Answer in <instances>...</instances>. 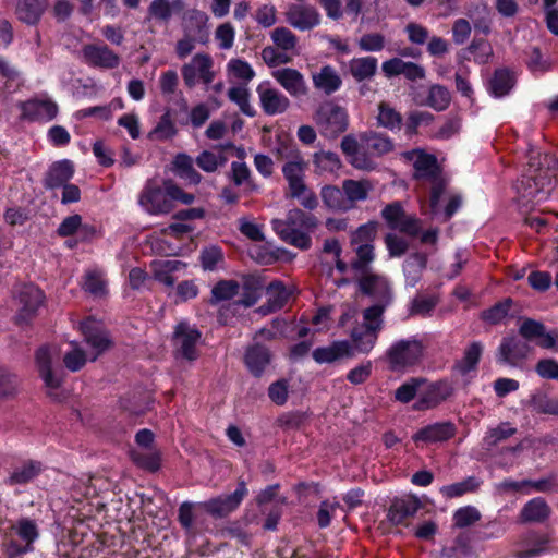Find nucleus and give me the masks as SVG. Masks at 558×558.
Here are the masks:
<instances>
[{
  "mask_svg": "<svg viewBox=\"0 0 558 558\" xmlns=\"http://www.w3.org/2000/svg\"><path fill=\"white\" fill-rule=\"evenodd\" d=\"M248 489L246 483L241 480L238 482L233 493L220 495L202 502L183 501L179 506L178 522L186 534H194V508L198 507L215 519H222L235 511L243 499L247 496Z\"/></svg>",
  "mask_w": 558,
  "mask_h": 558,
  "instance_id": "nucleus-1",
  "label": "nucleus"
},
{
  "mask_svg": "<svg viewBox=\"0 0 558 558\" xmlns=\"http://www.w3.org/2000/svg\"><path fill=\"white\" fill-rule=\"evenodd\" d=\"M319 225L318 218L300 208L288 210L284 219H272L271 227L275 233L284 243L301 251L312 247V233Z\"/></svg>",
  "mask_w": 558,
  "mask_h": 558,
  "instance_id": "nucleus-2",
  "label": "nucleus"
},
{
  "mask_svg": "<svg viewBox=\"0 0 558 558\" xmlns=\"http://www.w3.org/2000/svg\"><path fill=\"white\" fill-rule=\"evenodd\" d=\"M361 294L374 300V304L363 311L364 325L379 326L381 329L383 315L393 301L389 282L379 275L362 276L357 279Z\"/></svg>",
  "mask_w": 558,
  "mask_h": 558,
  "instance_id": "nucleus-3",
  "label": "nucleus"
},
{
  "mask_svg": "<svg viewBox=\"0 0 558 558\" xmlns=\"http://www.w3.org/2000/svg\"><path fill=\"white\" fill-rule=\"evenodd\" d=\"M313 120L320 135L328 140H336L349 126L347 109L333 100L320 102L313 114Z\"/></svg>",
  "mask_w": 558,
  "mask_h": 558,
  "instance_id": "nucleus-4",
  "label": "nucleus"
},
{
  "mask_svg": "<svg viewBox=\"0 0 558 558\" xmlns=\"http://www.w3.org/2000/svg\"><path fill=\"white\" fill-rule=\"evenodd\" d=\"M202 339L201 330L186 320L179 322L173 329L172 344L174 347L173 355L177 360L194 362L198 359L199 352L197 344Z\"/></svg>",
  "mask_w": 558,
  "mask_h": 558,
  "instance_id": "nucleus-5",
  "label": "nucleus"
},
{
  "mask_svg": "<svg viewBox=\"0 0 558 558\" xmlns=\"http://www.w3.org/2000/svg\"><path fill=\"white\" fill-rule=\"evenodd\" d=\"M138 204L153 216L171 213L174 204L168 194V179L162 181V185H159L155 180H148L138 196Z\"/></svg>",
  "mask_w": 558,
  "mask_h": 558,
  "instance_id": "nucleus-6",
  "label": "nucleus"
},
{
  "mask_svg": "<svg viewBox=\"0 0 558 558\" xmlns=\"http://www.w3.org/2000/svg\"><path fill=\"white\" fill-rule=\"evenodd\" d=\"M423 352L424 347L420 340L401 339L396 341L386 352L389 368L399 371L413 366L420 362Z\"/></svg>",
  "mask_w": 558,
  "mask_h": 558,
  "instance_id": "nucleus-7",
  "label": "nucleus"
},
{
  "mask_svg": "<svg viewBox=\"0 0 558 558\" xmlns=\"http://www.w3.org/2000/svg\"><path fill=\"white\" fill-rule=\"evenodd\" d=\"M288 158L289 160L282 167V174L288 182L290 197L300 198L307 190L304 182L307 162L304 160L299 149H292Z\"/></svg>",
  "mask_w": 558,
  "mask_h": 558,
  "instance_id": "nucleus-8",
  "label": "nucleus"
},
{
  "mask_svg": "<svg viewBox=\"0 0 558 558\" xmlns=\"http://www.w3.org/2000/svg\"><path fill=\"white\" fill-rule=\"evenodd\" d=\"M21 308L16 315L17 324H29L38 314L45 303L44 291L34 283L23 284L17 293Z\"/></svg>",
  "mask_w": 558,
  "mask_h": 558,
  "instance_id": "nucleus-9",
  "label": "nucleus"
},
{
  "mask_svg": "<svg viewBox=\"0 0 558 558\" xmlns=\"http://www.w3.org/2000/svg\"><path fill=\"white\" fill-rule=\"evenodd\" d=\"M21 110L20 119L31 122H49L53 120L59 112V107L52 99L31 98L17 104Z\"/></svg>",
  "mask_w": 558,
  "mask_h": 558,
  "instance_id": "nucleus-10",
  "label": "nucleus"
},
{
  "mask_svg": "<svg viewBox=\"0 0 558 558\" xmlns=\"http://www.w3.org/2000/svg\"><path fill=\"white\" fill-rule=\"evenodd\" d=\"M213 63L209 54L196 53L191 62L185 63L181 69L185 86L193 88L197 83V76L204 84H210L215 77V73L211 71Z\"/></svg>",
  "mask_w": 558,
  "mask_h": 558,
  "instance_id": "nucleus-11",
  "label": "nucleus"
},
{
  "mask_svg": "<svg viewBox=\"0 0 558 558\" xmlns=\"http://www.w3.org/2000/svg\"><path fill=\"white\" fill-rule=\"evenodd\" d=\"M520 337L542 349H553L556 345L558 332L556 330L548 331L546 326L533 318H524L519 327Z\"/></svg>",
  "mask_w": 558,
  "mask_h": 558,
  "instance_id": "nucleus-12",
  "label": "nucleus"
},
{
  "mask_svg": "<svg viewBox=\"0 0 558 558\" xmlns=\"http://www.w3.org/2000/svg\"><path fill=\"white\" fill-rule=\"evenodd\" d=\"M81 331L85 342L94 350L96 360L113 347L110 332L98 322L87 318L81 323Z\"/></svg>",
  "mask_w": 558,
  "mask_h": 558,
  "instance_id": "nucleus-13",
  "label": "nucleus"
},
{
  "mask_svg": "<svg viewBox=\"0 0 558 558\" xmlns=\"http://www.w3.org/2000/svg\"><path fill=\"white\" fill-rule=\"evenodd\" d=\"M453 386L449 380H436L428 385L412 408L414 411L434 409L448 400L453 395Z\"/></svg>",
  "mask_w": 558,
  "mask_h": 558,
  "instance_id": "nucleus-14",
  "label": "nucleus"
},
{
  "mask_svg": "<svg viewBox=\"0 0 558 558\" xmlns=\"http://www.w3.org/2000/svg\"><path fill=\"white\" fill-rule=\"evenodd\" d=\"M35 362L38 368L39 376L49 388L48 397L54 401H62L60 393L56 392L62 385V377L57 376L51 367V354L47 345L39 347L35 352Z\"/></svg>",
  "mask_w": 558,
  "mask_h": 558,
  "instance_id": "nucleus-15",
  "label": "nucleus"
},
{
  "mask_svg": "<svg viewBox=\"0 0 558 558\" xmlns=\"http://www.w3.org/2000/svg\"><path fill=\"white\" fill-rule=\"evenodd\" d=\"M530 344L515 336L504 337L497 352V362L517 366L531 353Z\"/></svg>",
  "mask_w": 558,
  "mask_h": 558,
  "instance_id": "nucleus-16",
  "label": "nucleus"
},
{
  "mask_svg": "<svg viewBox=\"0 0 558 558\" xmlns=\"http://www.w3.org/2000/svg\"><path fill=\"white\" fill-rule=\"evenodd\" d=\"M287 22L300 32H306L320 24L322 16L318 10L310 4H291L286 13Z\"/></svg>",
  "mask_w": 558,
  "mask_h": 558,
  "instance_id": "nucleus-17",
  "label": "nucleus"
},
{
  "mask_svg": "<svg viewBox=\"0 0 558 558\" xmlns=\"http://www.w3.org/2000/svg\"><path fill=\"white\" fill-rule=\"evenodd\" d=\"M83 59L92 68L112 70L119 66L121 59L107 45L87 44L82 49Z\"/></svg>",
  "mask_w": 558,
  "mask_h": 558,
  "instance_id": "nucleus-18",
  "label": "nucleus"
},
{
  "mask_svg": "<svg viewBox=\"0 0 558 558\" xmlns=\"http://www.w3.org/2000/svg\"><path fill=\"white\" fill-rule=\"evenodd\" d=\"M208 21L206 12L198 9L187 10L182 20L183 34L194 37L201 45H207L210 37Z\"/></svg>",
  "mask_w": 558,
  "mask_h": 558,
  "instance_id": "nucleus-19",
  "label": "nucleus"
},
{
  "mask_svg": "<svg viewBox=\"0 0 558 558\" xmlns=\"http://www.w3.org/2000/svg\"><path fill=\"white\" fill-rule=\"evenodd\" d=\"M422 508L421 500L414 496L396 497L387 511V519L392 525H402L410 518H413Z\"/></svg>",
  "mask_w": 558,
  "mask_h": 558,
  "instance_id": "nucleus-20",
  "label": "nucleus"
},
{
  "mask_svg": "<svg viewBox=\"0 0 558 558\" xmlns=\"http://www.w3.org/2000/svg\"><path fill=\"white\" fill-rule=\"evenodd\" d=\"M256 92L259 97L260 107L267 116L283 113L290 107L288 97L278 89L270 87L268 82L260 83Z\"/></svg>",
  "mask_w": 558,
  "mask_h": 558,
  "instance_id": "nucleus-21",
  "label": "nucleus"
},
{
  "mask_svg": "<svg viewBox=\"0 0 558 558\" xmlns=\"http://www.w3.org/2000/svg\"><path fill=\"white\" fill-rule=\"evenodd\" d=\"M457 434V426L451 421L436 422L420 428L414 435V442L436 444L448 441Z\"/></svg>",
  "mask_w": 558,
  "mask_h": 558,
  "instance_id": "nucleus-22",
  "label": "nucleus"
},
{
  "mask_svg": "<svg viewBox=\"0 0 558 558\" xmlns=\"http://www.w3.org/2000/svg\"><path fill=\"white\" fill-rule=\"evenodd\" d=\"M75 168L72 160L62 159L52 162L45 173L43 186L47 191H56L71 181Z\"/></svg>",
  "mask_w": 558,
  "mask_h": 558,
  "instance_id": "nucleus-23",
  "label": "nucleus"
},
{
  "mask_svg": "<svg viewBox=\"0 0 558 558\" xmlns=\"http://www.w3.org/2000/svg\"><path fill=\"white\" fill-rule=\"evenodd\" d=\"M312 357L318 364H331L342 359H353L354 347L349 340H336L327 347L314 349Z\"/></svg>",
  "mask_w": 558,
  "mask_h": 558,
  "instance_id": "nucleus-24",
  "label": "nucleus"
},
{
  "mask_svg": "<svg viewBox=\"0 0 558 558\" xmlns=\"http://www.w3.org/2000/svg\"><path fill=\"white\" fill-rule=\"evenodd\" d=\"M272 353L268 347L255 342L248 345L244 353V364L248 372L256 378H260L270 365Z\"/></svg>",
  "mask_w": 558,
  "mask_h": 558,
  "instance_id": "nucleus-25",
  "label": "nucleus"
},
{
  "mask_svg": "<svg viewBox=\"0 0 558 558\" xmlns=\"http://www.w3.org/2000/svg\"><path fill=\"white\" fill-rule=\"evenodd\" d=\"M44 470L45 465L41 461L26 459L13 466L4 483L9 486L27 485L37 478Z\"/></svg>",
  "mask_w": 558,
  "mask_h": 558,
  "instance_id": "nucleus-26",
  "label": "nucleus"
},
{
  "mask_svg": "<svg viewBox=\"0 0 558 558\" xmlns=\"http://www.w3.org/2000/svg\"><path fill=\"white\" fill-rule=\"evenodd\" d=\"M274 78L294 98L306 96L308 87L303 74L292 68H283L272 73Z\"/></svg>",
  "mask_w": 558,
  "mask_h": 558,
  "instance_id": "nucleus-27",
  "label": "nucleus"
},
{
  "mask_svg": "<svg viewBox=\"0 0 558 558\" xmlns=\"http://www.w3.org/2000/svg\"><path fill=\"white\" fill-rule=\"evenodd\" d=\"M267 302L257 308V313L268 315L284 307L290 299V292L280 280H274L266 287Z\"/></svg>",
  "mask_w": 558,
  "mask_h": 558,
  "instance_id": "nucleus-28",
  "label": "nucleus"
},
{
  "mask_svg": "<svg viewBox=\"0 0 558 558\" xmlns=\"http://www.w3.org/2000/svg\"><path fill=\"white\" fill-rule=\"evenodd\" d=\"M49 7V0H17L15 15L22 23L37 25Z\"/></svg>",
  "mask_w": 558,
  "mask_h": 558,
  "instance_id": "nucleus-29",
  "label": "nucleus"
},
{
  "mask_svg": "<svg viewBox=\"0 0 558 558\" xmlns=\"http://www.w3.org/2000/svg\"><path fill=\"white\" fill-rule=\"evenodd\" d=\"M550 508L542 497L529 500L520 510L517 522L520 524L543 523L550 515Z\"/></svg>",
  "mask_w": 558,
  "mask_h": 558,
  "instance_id": "nucleus-30",
  "label": "nucleus"
},
{
  "mask_svg": "<svg viewBox=\"0 0 558 558\" xmlns=\"http://www.w3.org/2000/svg\"><path fill=\"white\" fill-rule=\"evenodd\" d=\"M517 78L514 72L508 68L496 69L488 81L487 90L495 98L510 94L514 88Z\"/></svg>",
  "mask_w": 558,
  "mask_h": 558,
  "instance_id": "nucleus-31",
  "label": "nucleus"
},
{
  "mask_svg": "<svg viewBox=\"0 0 558 558\" xmlns=\"http://www.w3.org/2000/svg\"><path fill=\"white\" fill-rule=\"evenodd\" d=\"M240 288L242 289V293L236 304L248 308L254 306L262 298L264 281L260 276L248 274L242 277Z\"/></svg>",
  "mask_w": 558,
  "mask_h": 558,
  "instance_id": "nucleus-32",
  "label": "nucleus"
},
{
  "mask_svg": "<svg viewBox=\"0 0 558 558\" xmlns=\"http://www.w3.org/2000/svg\"><path fill=\"white\" fill-rule=\"evenodd\" d=\"M484 352V345L481 341H472L464 350L461 360L454 362L452 369L461 376H466L471 372H475L481 362Z\"/></svg>",
  "mask_w": 558,
  "mask_h": 558,
  "instance_id": "nucleus-33",
  "label": "nucleus"
},
{
  "mask_svg": "<svg viewBox=\"0 0 558 558\" xmlns=\"http://www.w3.org/2000/svg\"><path fill=\"white\" fill-rule=\"evenodd\" d=\"M428 256L423 252L410 254L403 263V275L408 287H415L422 279L423 271L426 269Z\"/></svg>",
  "mask_w": 558,
  "mask_h": 558,
  "instance_id": "nucleus-34",
  "label": "nucleus"
},
{
  "mask_svg": "<svg viewBox=\"0 0 558 558\" xmlns=\"http://www.w3.org/2000/svg\"><path fill=\"white\" fill-rule=\"evenodd\" d=\"M378 331L379 326L372 325H364L362 328H353L351 331V344L354 347V352L357 351L363 354L369 353L376 344Z\"/></svg>",
  "mask_w": 558,
  "mask_h": 558,
  "instance_id": "nucleus-35",
  "label": "nucleus"
},
{
  "mask_svg": "<svg viewBox=\"0 0 558 558\" xmlns=\"http://www.w3.org/2000/svg\"><path fill=\"white\" fill-rule=\"evenodd\" d=\"M312 80L314 87L326 95L336 93L342 85L340 75L331 65L320 68L319 72L313 74Z\"/></svg>",
  "mask_w": 558,
  "mask_h": 558,
  "instance_id": "nucleus-36",
  "label": "nucleus"
},
{
  "mask_svg": "<svg viewBox=\"0 0 558 558\" xmlns=\"http://www.w3.org/2000/svg\"><path fill=\"white\" fill-rule=\"evenodd\" d=\"M377 68L378 60L373 56L353 58L349 62V72L359 83L373 78Z\"/></svg>",
  "mask_w": 558,
  "mask_h": 558,
  "instance_id": "nucleus-37",
  "label": "nucleus"
},
{
  "mask_svg": "<svg viewBox=\"0 0 558 558\" xmlns=\"http://www.w3.org/2000/svg\"><path fill=\"white\" fill-rule=\"evenodd\" d=\"M413 153H416L414 150ZM414 178L420 179H437L440 173L438 161L435 155L417 150V157L413 163Z\"/></svg>",
  "mask_w": 558,
  "mask_h": 558,
  "instance_id": "nucleus-38",
  "label": "nucleus"
},
{
  "mask_svg": "<svg viewBox=\"0 0 558 558\" xmlns=\"http://www.w3.org/2000/svg\"><path fill=\"white\" fill-rule=\"evenodd\" d=\"M174 173L190 185H197L202 181V175L193 166V159L185 153H179L174 156L173 161Z\"/></svg>",
  "mask_w": 558,
  "mask_h": 558,
  "instance_id": "nucleus-39",
  "label": "nucleus"
},
{
  "mask_svg": "<svg viewBox=\"0 0 558 558\" xmlns=\"http://www.w3.org/2000/svg\"><path fill=\"white\" fill-rule=\"evenodd\" d=\"M184 3L182 0H153L148 7V16L156 21L168 23L173 13L183 10Z\"/></svg>",
  "mask_w": 558,
  "mask_h": 558,
  "instance_id": "nucleus-40",
  "label": "nucleus"
},
{
  "mask_svg": "<svg viewBox=\"0 0 558 558\" xmlns=\"http://www.w3.org/2000/svg\"><path fill=\"white\" fill-rule=\"evenodd\" d=\"M483 481L476 476H468L461 482L445 485L440 488L444 497L452 499L465 494L476 493L482 486Z\"/></svg>",
  "mask_w": 558,
  "mask_h": 558,
  "instance_id": "nucleus-41",
  "label": "nucleus"
},
{
  "mask_svg": "<svg viewBox=\"0 0 558 558\" xmlns=\"http://www.w3.org/2000/svg\"><path fill=\"white\" fill-rule=\"evenodd\" d=\"M347 204L351 205L355 202L365 201L368 197L369 191L373 189L368 180H353L347 179L342 183Z\"/></svg>",
  "mask_w": 558,
  "mask_h": 558,
  "instance_id": "nucleus-42",
  "label": "nucleus"
},
{
  "mask_svg": "<svg viewBox=\"0 0 558 558\" xmlns=\"http://www.w3.org/2000/svg\"><path fill=\"white\" fill-rule=\"evenodd\" d=\"M522 542L532 545L531 548L520 550L515 554L517 558H535L547 551L548 537L545 534H538L534 531L526 533Z\"/></svg>",
  "mask_w": 558,
  "mask_h": 558,
  "instance_id": "nucleus-43",
  "label": "nucleus"
},
{
  "mask_svg": "<svg viewBox=\"0 0 558 558\" xmlns=\"http://www.w3.org/2000/svg\"><path fill=\"white\" fill-rule=\"evenodd\" d=\"M377 123L391 132L400 131L403 125V118L400 112L388 102L381 101L378 105Z\"/></svg>",
  "mask_w": 558,
  "mask_h": 558,
  "instance_id": "nucleus-44",
  "label": "nucleus"
},
{
  "mask_svg": "<svg viewBox=\"0 0 558 558\" xmlns=\"http://www.w3.org/2000/svg\"><path fill=\"white\" fill-rule=\"evenodd\" d=\"M530 407L537 414L558 415V401L550 398L545 388L531 396Z\"/></svg>",
  "mask_w": 558,
  "mask_h": 558,
  "instance_id": "nucleus-45",
  "label": "nucleus"
},
{
  "mask_svg": "<svg viewBox=\"0 0 558 558\" xmlns=\"http://www.w3.org/2000/svg\"><path fill=\"white\" fill-rule=\"evenodd\" d=\"M356 258L351 262V268L362 276L375 275L371 272L369 265L375 259L374 245L371 243L360 244L355 250Z\"/></svg>",
  "mask_w": 558,
  "mask_h": 558,
  "instance_id": "nucleus-46",
  "label": "nucleus"
},
{
  "mask_svg": "<svg viewBox=\"0 0 558 558\" xmlns=\"http://www.w3.org/2000/svg\"><path fill=\"white\" fill-rule=\"evenodd\" d=\"M363 144L372 155L380 157L393 150L392 140L385 134L371 132L362 137Z\"/></svg>",
  "mask_w": 558,
  "mask_h": 558,
  "instance_id": "nucleus-47",
  "label": "nucleus"
},
{
  "mask_svg": "<svg viewBox=\"0 0 558 558\" xmlns=\"http://www.w3.org/2000/svg\"><path fill=\"white\" fill-rule=\"evenodd\" d=\"M323 203L326 207L332 210H347L350 208L347 204L343 187L340 189L336 185H325L320 191Z\"/></svg>",
  "mask_w": 558,
  "mask_h": 558,
  "instance_id": "nucleus-48",
  "label": "nucleus"
},
{
  "mask_svg": "<svg viewBox=\"0 0 558 558\" xmlns=\"http://www.w3.org/2000/svg\"><path fill=\"white\" fill-rule=\"evenodd\" d=\"M513 304L511 298H506L493 306L481 312V319L489 325L500 324L509 314V311Z\"/></svg>",
  "mask_w": 558,
  "mask_h": 558,
  "instance_id": "nucleus-49",
  "label": "nucleus"
},
{
  "mask_svg": "<svg viewBox=\"0 0 558 558\" xmlns=\"http://www.w3.org/2000/svg\"><path fill=\"white\" fill-rule=\"evenodd\" d=\"M0 76L4 80L1 89L8 93H15L23 86L20 71L2 57H0Z\"/></svg>",
  "mask_w": 558,
  "mask_h": 558,
  "instance_id": "nucleus-50",
  "label": "nucleus"
},
{
  "mask_svg": "<svg viewBox=\"0 0 558 558\" xmlns=\"http://www.w3.org/2000/svg\"><path fill=\"white\" fill-rule=\"evenodd\" d=\"M250 96L248 88L245 85L233 86L228 90L230 101L234 102L243 114L253 118L257 112L250 104Z\"/></svg>",
  "mask_w": 558,
  "mask_h": 558,
  "instance_id": "nucleus-51",
  "label": "nucleus"
},
{
  "mask_svg": "<svg viewBox=\"0 0 558 558\" xmlns=\"http://www.w3.org/2000/svg\"><path fill=\"white\" fill-rule=\"evenodd\" d=\"M525 64L527 69L534 74H543L553 68V63L544 58L538 47H530L524 51Z\"/></svg>",
  "mask_w": 558,
  "mask_h": 558,
  "instance_id": "nucleus-52",
  "label": "nucleus"
},
{
  "mask_svg": "<svg viewBox=\"0 0 558 558\" xmlns=\"http://www.w3.org/2000/svg\"><path fill=\"white\" fill-rule=\"evenodd\" d=\"M451 101V95L447 87L435 84L429 87L425 105L436 111L446 110Z\"/></svg>",
  "mask_w": 558,
  "mask_h": 558,
  "instance_id": "nucleus-53",
  "label": "nucleus"
},
{
  "mask_svg": "<svg viewBox=\"0 0 558 558\" xmlns=\"http://www.w3.org/2000/svg\"><path fill=\"white\" fill-rule=\"evenodd\" d=\"M240 291L235 280H219L211 289V303L232 300Z\"/></svg>",
  "mask_w": 558,
  "mask_h": 558,
  "instance_id": "nucleus-54",
  "label": "nucleus"
},
{
  "mask_svg": "<svg viewBox=\"0 0 558 558\" xmlns=\"http://www.w3.org/2000/svg\"><path fill=\"white\" fill-rule=\"evenodd\" d=\"M82 287L85 292L96 298H102L108 293L107 282L97 270H90L85 274Z\"/></svg>",
  "mask_w": 558,
  "mask_h": 558,
  "instance_id": "nucleus-55",
  "label": "nucleus"
},
{
  "mask_svg": "<svg viewBox=\"0 0 558 558\" xmlns=\"http://www.w3.org/2000/svg\"><path fill=\"white\" fill-rule=\"evenodd\" d=\"M481 520V512L474 506L458 508L452 515L453 525L458 529H465Z\"/></svg>",
  "mask_w": 558,
  "mask_h": 558,
  "instance_id": "nucleus-56",
  "label": "nucleus"
},
{
  "mask_svg": "<svg viewBox=\"0 0 558 558\" xmlns=\"http://www.w3.org/2000/svg\"><path fill=\"white\" fill-rule=\"evenodd\" d=\"M434 114L428 111H412L404 123L405 135L412 137L418 133L421 125H429L434 121Z\"/></svg>",
  "mask_w": 558,
  "mask_h": 558,
  "instance_id": "nucleus-57",
  "label": "nucleus"
},
{
  "mask_svg": "<svg viewBox=\"0 0 558 558\" xmlns=\"http://www.w3.org/2000/svg\"><path fill=\"white\" fill-rule=\"evenodd\" d=\"M517 433V428L512 427L510 423H500L497 427L489 429L485 437L484 444L488 449L497 446L499 442L510 438Z\"/></svg>",
  "mask_w": 558,
  "mask_h": 558,
  "instance_id": "nucleus-58",
  "label": "nucleus"
},
{
  "mask_svg": "<svg viewBox=\"0 0 558 558\" xmlns=\"http://www.w3.org/2000/svg\"><path fill=\"white\" fill-rule=\"evenodd\" d=\"M518 194V199L522 205L533 202L539 190L535 180L532 177H522L514 184Z\"/></svg>",
  "mask_w": 558,
  "mask_h": 558,
  "instance_id": "nucleus-59",
  "label": "nucleus"
},
{
  "mask_svg": "<svg viewBox=\"0 0 558 558\" xmlns=\"http://www.w3.org/2000/svg\"><path fill=\"white\" fill-rule=\"evenodd\" d=\"M227 160V157L222 154L217 155L210 150H203L196 157L195 162L203 171L211 173L225 166Z\"/></svg>",
  "mask_w": 558,
  "mask_h": 558,
  "instance_id": "nucleus-60",
  "label": "nucleus"
},
{
  "mask_svg": "<svg viewBox=\"0 0 558 558\" xmlns=\"http://www.w3.org/2000/svg\"><path fill=\"white\" fill-rule=\"evenodd\" d=\"M314 165L323 172H336L341 168V160L333 151H318L314 154Z\"/></svg>",
  "mask_w": 558,
  "mask_h": 558,
  "instance_id": "nucleus-61",
  "label": "nucleus"
},
{
  "mask_svg": "<svg viewBox=\"0 0 558 558\" xmlns=\"http://www.w3.org/2000/svg\"><path fill=\"white\" fill-rule=\"evenodd\" d=\"M16 534L26 545L33 546L39 537L36 522L29 518H21L15 525Z\"/></svg>",
  "mask_w": 558,
  "mask_h": 558,
  "instance_id": "nucleus-62",
  "label": "nucleus"
},
{
  "mask_svg": "<svg viewBox=\"0 0 558 558\" xmlns=\"http://www.w3.org/2000/svg\"><path fill=\"white\" fill-rule=\"evenodd\" d=\"M423 383V378H410L408 381L403 383L396 389L395 399L404 404L411 402L415 398L417 390Z\"/></svg>",
  "mask_w": 558,
  "mask_h": 558,
  "instance_id": "nucleus-63",
  "label": "nucleus"
},
{
  "mask_svg": "<svg viewBox=\"0 0 558 558\" xmlns=\"http://www.w3.org/2000/svg\"><path fill=\"white\" fill-rule=\"evenodd\" d=\"M407 215L402 204L398 201L387 204L381 210V217L391 230L399 227L401 220Z\"/></svg>",
  "mask_w": 558,
  "mask_h": 558,
  "instance_id": "nucleus-64",
  "label": "nucleus"
}]
</instances>
